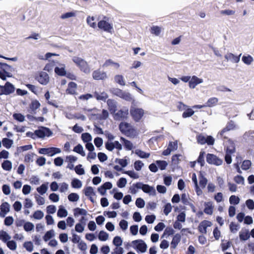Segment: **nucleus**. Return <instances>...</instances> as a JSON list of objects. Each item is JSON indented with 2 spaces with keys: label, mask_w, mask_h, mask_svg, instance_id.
Masks as SVG:
<instances>
[{
  "label": "nucleus",
  "mask_w": 254,
  "mask_h": 254,
  "mask_svg": "<svg viewBox=\"0 0 254 254\" xmlns=\"http://www.w3.org/2000/svg\"><path fill=\"white\" fill-rule=\"evenodd\" d=\"M73 62L80 68V70L86 74L90 72V68L86 61L78 57H73L72 59Z\"/></svg>",
  "instance_id": "nucleus-1"
},
{
  "label": "nucleus",
  "mask_w": 254,
  "mask_h": 254,
  "mask_svg": "<svg viewBox=\"0 0 254 254\" xmlns=\"http://www.w3.org/2000/svg\"><path fill=\"white\" fill-rule=\"evenodd\" d=\"M120 129L122 133L129 137H134L137 134L136 130L134 127L126 122L121 123Z\"/></svg>",
  "instance_id": "nucleus-2"
},
{
  "label": "nucleus",
  "mask_w": 254,
  "mask_h": 254,
  "mask_svg": "<svg viewBox=\"0 0 254 254\" xmlns=\"http://www.w3.org/2000/svg\"><path fill=\"white\" fill-rule=\"evenodd\" d=\"M12 69L11 66L5 63H0V78L5 80L7 77H12Z\"/></svg>",
  "instance_id": "nucleus-3"
},
{
  "label": "nucleus",
  "mask_w": 254,
  "mask_h": 254,
  "mask_svg": "<svg viewBox=\"0 0 254 254\" xmlns=\"http://www.w3.org/2000/svg\"><path fill=\"white\" fill-rule=\"evenodd\" d=\"M130 114L133 120L138 122L141 120L144 115V111L142 108L131 106Z\"/></svg>",
  "instance_id": "nucleus-4"
},
{
  "label": "nucleus",
  "mask_w": 254,
  "mask_h": 254,
  "mask_svg": "<svg viewBox=\"0 0 254 254\" xmlns=\"http://www.w3.org/2000/svg\"><path fill=\"white\" fill-rule=\"evenodd\" d=\"M99 29L104 31L113 34L114 33V29L112 23H110L108 20L103 19L99 21L98 23Z\"/></svg>",
  "instance_id": "nucleus-5"
},
{
  "label": "nucleus",
  "mask_w": 254,
  "mask_h": 254,
  "mask_svg": "<svg viewBox=\"0 0 254 254\" xmlns=\"http://www.w3.org/2000/svg\"><path fill=\"white\" fill-rule=\"evenodd\" d=\"M113 93L127 101H131L133 100L131 94L128 92L123 91L120 89L117 88L113 90Z\"/></svg>",
  "instance_id": "nucleus-6"
},
{
  "label": "nucleus",
  "mask_w": 254,
  "mask_h": 254,
  "mask_svg": "<svg viewBox=\"0 0 254 254\" xmlns=\"http://www.w3.org/2000/svg\"><path fill=\"white\" fill-rule=\"evenodd\" d=\"M61 150L57 147L42 148L39 150V153L41 154L48 155L52 156L55 154L60 153Z\"/></svg>",
  "instance_id": "nucleus-7"
},
{
  "label": "nucleus",
  "mask_w": 254,
  "mask_h": 254,
  "mask_svg": "<svg viewBox=\"0 0 254 254\" xmlns=\"http://www.w3.org/2000/svg\"><path fill=\"white\" fill-rule=\"evenodd\" d=\"M36 138H43L45 137H49L52 134V132L48 128L40 127L35 130Z\"/></svg>",
  "instance_id": "nucleus-8"
},
{
  "label": "nucleus",
  "mask_w": 254,
  "mask_h": 254,
  "mask_svg": "<svg viewBox=\"0 0 254 254\" xmlns=\"http://www.w3.org/2000/svg\"><path fill=\"white\" fill-rule=\"evenodd\" d=\"M133 247L141 253H144L147 250V245L142 240H136L132 242Z\"/></svg>",
  "instance_id": "nucleus-9"
},
{
  "label": "nucleus",
  "mask_w": 254,
  "mask_h": 254,
  "mask_svg": "<svg viewBox=\"0 0 254 254\" xmlns=\"http://www.w3.org/2000/svg\"><path fill=\"white\" fill-rule=\"evenodd\" d=\"M136 187L138 189H141L144 192L148 193L150 195H155L156 190L153 187L139 183L136 184Z\"/></svg>",
  "instance_id": "nucleus-10"
},
{
  "label": "nucleus",
  "mask_w": 254,
  "mask_h": 254,
  "mask_svg": "<svg viewBox=\"0 0 254 254\" xmlns=\"http://www.w3.org/2000/svg\"><path fill=\"white\" fill-rule=\"evenodd\" d=\"M206 161L210 164L219 166L222 164L223 161L216 155L212 154H208L206 156Z\"/></svg>",
  "instance_id": "nucleus-11"
},
{
  "label": "nucleus",
  "mask_w": 254,
  "mask_h": 254,
  "mask_svg": "<svg viewBox=\"0 0 254 254\" xmlns=\"http://www.w3.org/2000/svg\"><path fill=\"white\" fill-rule=\"evenodd\" d=\"M204 80L202 78H199L195 75L191 76L190 81L189 82V87L190 89H194L196 86L203 83Z\"/></svg>",
  "instance_id": "nucleus-12"
},
{
  "label": "nucleus",
  "mask_w": 254,
  "mask_h": 254,
  "mask_svg": "<svg viewBox=\"0 0 254 254\" xmlns=\"http://www.w3.org/2000/svg\"><path fill=\"white\" fill-rule=\"evenodd\" d=\"M92 77L95 80H105L108 78V75L105 71L97 69L92 72Z\"/></svg>",
  "instance_id": "nucleus-13"
},
{
  "label": "nucleus",
  "mask_w": 254,
  "mask_h": 254,
  "mask_svg": "<svg viewBox=\"0 0 254 254\" xmlns=\"http://www.w3.org/2000/svg\"><path fill=\"white\" fill-rule=\"evenodd\" d=\"M36 79L40 84L43 85H46L49 82V76L44 71L40 72Z\"/></svg>",
  "instance_id": "nucleus-14"
},
{
  "label": "nucleus",
  "mask_w": 254,
  "mask_h": 254,
  "mask_svg": "<svg viewBox=\"0 0 254 254\" xmlns=\"http://www.w3.org/2000/svg\"><path fill=\"white\" fill-rule=\"evenodd\" d=\"M55 72L56 74L63 76L66 75L65 65L64 64L59 63L55 67Z\"/></svg>",
  "instance_id": "nucleus-15"
},
{
  "label": "nucleus",
  "mask_w": 254,
  "mask_h": 254,
  "mask_svg": "<svg viewBox=\"0 0 254 254\" xmlns=\"http://www.w3.org/2000/svg\"><path fill=\"white\" fill-rule=\"evenodd\" d=\"M236 127V125L233 122H229L226 127L223 129L218 134V137L220 136L221 137H225V134L229 130H233Z\"/></svg>",
  "instance_id": "nucleus-16"
},
{
  "label": "nucleus",
  "mask_w": 254,
  "mask_h": 254,
  "mask_svg": "<svg viewBox=\"0 0 254 254\" xmlns=\"http://www.w3.org/2000/svg\"><path fill=\"white\" fill-rule=\"evenodd\" d=\"M163 28L160 26L152 25L150 27L149 31L150 33L154 36L159 37L161 36L163 33Z\"/></svg>",
  "instance_id": "nucleus-17"
},
{
  "label": "nucleus",
  "mask_w": 254,
  "mask_h": 254,
  "mask_svg": "<svg viewBox=\"0 0 254 254\" xmlns=\"http://www.w3.org/2000/svg\"><path fill=\"white\" fill-rule=\"evenodd\" d=\"M10 204L4 202L0 205V217H4L5 215L10 211Z\"/></svg>",
  "instance_id": "nucleus-18"
},
{
  "label": "nucleus",
  "mask_w": 254,
  "mask_h": 254,
  "mask_svg": "<svg viewBox=\"0 0 254 254\" xmlns=\"http://www.w3.org/2000/svg\"><path fill=\"white\" fill-rule=\"evenodd\" d=\"M191 180H192V182L194 184V189H195V190L197 195L199 196V195H202L203 193V191L202 190V189L200 188L198 186L197 177L195 173H193L192 174Z\"/></svg>",
  "instance_id": "nucleus-19"
},
{
  "label": "nucleus",
  "mask_w": 254,
  "mask_h": 254,
  "mask_svg": "<svg viewBox=\"0 0 254 254\" xmlns=\"http://www.w3.org/2000/svg\"><path fill=\"white\" fill-rule=\"evenodd\" d=\"M4 95H9L14 92L15 90L14 86L9 82H6L4 86H2Z\"/></svg>",
  "instance_id": "nucleus-20"
},
{
  "label": "nucleus",
  "mask_w": 254,
  "mask_h": 254,
  "mask_svg": "<svg viewBox=\"0 0 254 254\" xmlns=\"http://www.w3.org/2000/svg\"><path fill=\"white\" fill-rule=\"evenodd\" d=\"M240 54L237 56L231 53H228L225 55V58L227 61H230L233 63H238L240 61Z\"/></svg>",
  "instance_id": "nucleus-21"
},
{
  "label": "nucleus",
  "mask_w": 254,
  "mask_h": 254,
  "mask_svg": "<svg viewBox=\"0 0 254 254\" xmlns=\"http://www.w3.org/2000/svg\"><path fill=\"white\" fill-rule=\"evenodd\" d=\"M212 225V223L210 221L204 220L201 222L198 227V229L201 233H206L207 231L206 229L208 227Z\"/></svg>",
  "instance_id": "nucleus-22"
},
{
  "label": "nucleus",
  "mask_w": 254,
  "mask_h": 254,
  "mask_svg": "<svg viewBox=\"0 0 254 254\" xmlns=\"http://www.w3.org/2000/svg\"><path fill=\"white\" fill-rule=\"evenodd\" d=\"M104 67L112 66L114 69H118L120 68V64L112 59L107 60L103 64Z\"/></svg>",
  "instance_id": "nucleus-23"
},
{
  "label": "nucleus",
  "mask_w": 254,
  "mask_h": 254,
  "mask_svg": "<svg viewBox=\"0 0 254 254\" xmlns=\"http://www.w3.org/2000/svg\"><path fill=\"white\" fill-rule=\"evenodd\" d=\"M84 191L85 195L88 197L92 202H94L93 197L95 195L94 189L91 187H88L84 189Z\"/></svg>",
  "instance_id": "nucleus-24"
},
{
  "label": "nucleus",
  "mask_w": 254,
  "mask_h": 254,
  "mask_svg": "<svg viewBox=\"0 0 254 254\" xmlns=\"http://www.w3.org/2000/svg\"><path fill=\"white\" fill-rule=\"evenodd\" d=\"M128 114V110L127 108H124L120 110L117 114H114V118L118 119L120 118H126Z\"/></svg>",
  "instance_id": "nucleus-25"
},
{
  "label": "nucleus",
  "mask_w": 254,
  "mask_h": 254,
  "mask_svg": "<svg viewBox=\"0 0 254 254\" xmlns=\"http://www.w3.org/2000/svg\"><path fill=\"white\" fill-rule=\"evenodd\" d=\"M132 153H134L138 157L142 159H147L150 156V154L149 152H146L140 149H136L134 151H132Z\"/></svg>",
  "instance_id": "nucleus-26"
},
{
  "label": "nucleus",
  "mask_w": 254,
  "mask_h": 254,
  "mask_svg": "<svg viewBox=\"0 0 254 254\" xmlns=\"http://www.w3.org/2000/svg\"><path fill=\"white\" fill-rule=\"evenodd\" d=\"M121 141L125 148L127 150H131L134 148L133 143L130 141L127 140L124 137L121 138Z\"/></svg>",
  "instance_id": "nucleus-27"
},
{
  "label": "nucleus",
  "mask_w": 254,
  "mask_h": 254,
  "mask_svg": "<svg viewBox=\"0 0 254 254\" xmlns=\"http://www.w3.org/2000/svg\"><path fill=\"white\" fill-rule=\"evenodd\" d=\"M225 145L226 147V152L230 153H233L235 152V148L234 142L230 140H228L225 142Z\"/></svg>",
  "instance_id": "nucleus-28"
},
{
  "label": "nucleus",
  "mask_w": 254,
  "mask_h": 254,
  "mask_svg": "<svg viewBox=\"0 0 254 254\" xmlns=\"http://www.w3.org/2000/svg\"><path fill=\"white\" fill-rule=\"evenodd\" d=\"M242 61L245 64L250 65L254 62V59L251 55L246 54L242 57Z\"/></svg>",
  "instance_id": "nucleus-29"
},
{
  "label": "nucleus",
  "mask_w": 254,
  "mask_h": 254,
  "mask_svg": "<svg viewBox=\"0 0 254 254\" xmlns=\"http://www.w3.org/2000/svg\"><path fill=\"white\" fill-rule=\"evenodd\" d=\"M129 159L127 157H125L123 158H117L115 160V162L119 164L122 168H125L127 166L129 163Z\"/></svg>",
  "instance_id": "nucleus-30"
},
{
  "label": "nucleus",
  "mask_w": 254,
  "mask_h": 254,
  "mask_svg": "<svg viewBox=\"0 0 254 254\" xmlns=\"http://www.w3.org/2000/svg\"><path fill=\"white\" fill-rule=\"evenodd\" d=\"M198 180V186L202 189L205 188L207 184V179L202 175L201 172L199 173Z\"/></svg>",
  "instance_id": "nucleus-31"
},
{
  "label": "nucleus",
  "mask_w": 254,
  "mask_h": 254,
  "mask_svg": "<svg viewBox=\"0 0 254 254\" xmlns=\"http://www.w3.org/2000/svg\"><path fill=\"white\" fill-rule=\"evenodd\" d=\"M107 104L110 113L114 115L117 109L116 102L114 100L109 99L107 101Z\"/></svg>",
  "instance_id": "nucleus-32"
},
{
  "label": "nucleus",
  "mask_w": 254,
  "mask_h": 254,
  "mask_svg": "<svg viewBox=\"0 0 254 254\" xmlns=\"http://www.w3.org/2000/svg\"><path fill=\"white\" fill-rule=\"evenodd\" d=\"M77 85L73 82H70L68 84V87L66 90L67 94H73L76 92Z\"/></svg>",
  "instance_id": "nucleus-33"
},
{
  "label": "nucleus",
  "mask_w": 254,
  "mask_h": 254,
  "mask_svg": "<svg viewBox=\"0 0 254 254\" xmlns=\"http://www.w3.org/2000/svg\"><path fill=\"white\" fill-rule=\"evenodd\" d=\"M55 236V233L54 230H50L46 232L44 236L43 237V239L45 242H47Z\"/></svg>",
  "instance_id": "nucleus-34"
},
{
  "label": "nucleus",
  "mask_w": 254,
  "mask_h": 254,
  "mask_svg": "<svg viewBox=\"0 0 254 254\" xmlns=\"http://www.w3.org/2000/svg\"><path fill=\"white\" fill-rule=\"evenodd\" d=\"M239 236L241 240H247L250 237L249 230L247 229H242L239 233Z\"/></svg>",
  "instance_id": "nucleus-35"
},
{
  "label": "nucleus",
  "mask_w": 254,
  "mask_h": 254,
  "mask_svg": "<svg viewBox=\"0 0 254 254\" xmlns=\"http://www.w3.org/2000/svg\"><path fill=\"white\" fill-rule=\"evenodd\" d=\"M11 239L10 236L5 231L3 230L0 231V240L4 243Z\"/></svg>",
  "instance_id": "nucleus-36"
},
{
  "label": "nucleus",
  "mask_w": 254,
  "mask_h": 254,
  "mask_svg": "<svg viewBox=\"0 0 254 254\" xmlns=\"http://www.w3.org/2000/svg\"><path fill=\"white\" fill-rule=\"evenodd\" d=\"M48 189V183H46L36 189L37 192L41 195H43L46 193Z\"/></svg>",
  "instance_id": "nucleus-37"
},
{
  "label": "nucleus",
  "mask_w": 254,
  "mask_h": 254,
  "mask_svg": "<svg viewBox=\"0 0 254 254\" xmlns=\"http://www.w3.org/2000/svg\"><path fill=\"white\" fill-rule=\"evenodd\" d=\"M86 21L89 26L93 28L97 27L96 18L94 16H88L87 17Z\"/></svg>",
  "instance_id": "nucleus-38"
},
{
  "label": "nucleus",
  "mask_w": 254,
  "mask_h": 254,
  "mask_svg": "<svg viewBox=\"0 0 254 254\" xmlns=\"http://www.w3.org/2000/svg\"><path fill=\"white\" fill-rule=\"evenodd\" d=\"M194 111L193 110L192 108H190L188 106L184 113L182 114V117L184 118H187L192 116L194 114Z\"/></svg>",
  "instance_id": "nucleus-39"
},
{
  "label": "nucleus",
  "mask_w": 254,
  "mask_h": 254,
  "mask_svg": "<svg viewBox=\"0 0 254 254\" xmlns=\"http://www.w3.org/2000/svg\"><path fill=\"white\" fill-rule=\"evenodd\" d=\"M181 240V236L179 234L175 235L171 243V247L175 249L180 242Z\"/></svg>",
  "instance_id": "nucleus-40"
},
{
  "label": "nucleus",
  "mask_w": 254,
  "mask_h": 254,
  "mask_svg": "<svg viewBox=\"0 0 254 254\" xmlns=\"http://www.w3.org/2000/svg\"><path fill=\"white\" fill-rule=\"evenodd\" d=\"M87 213V211L83 208H76L74 209V215L76 217L85 216Z\"/></svg>",
  "instance_id": "nucleus-41"
},
{
  "label": "nucleus",
  "mask_w": 254,
  "mask_h": 254,
  "mask_svg": "<svg viewBox=\"0 0 254 254\" xmlns=\"http://www.w3.org/2000/svg\"><path fill=\"white\" fill-rule=\"evenodd\" d=\"M218 102V98L216 97H212L209 98L206 103L205 106L211 107L217 105Z\"/></svg>",
  "instance_id": "nucleus-42"
},
{
  "label": "nucleus",
  "mask_w": 254,
  "mask_h": 254,
  "mask_svg": "<svg viewBox=\"0 0 254 254\" xmlns=\"http://www.w3.org/2000/svg\"><path fill=\"white\" fill-rule=\"evenodd\" d=\"M2 145L7 149H9L13 144L12 140L7 138H4L2 140Z\"/></svg>",
  "instance_id": "nucleus-43"
},
{
  "label": "nucleus",
  "mask_w": 254,
  "mask_h": 254,
  "mask_svg": "<svg viewBox=\"0 0 254 254\" xmlns=\"http://www.w3.org/2000/svg\"><path fill=\"white\" fill-rule=\"evenodd\" d=\"M95 96L97 100L101 101H105L108 97L107 94L104 92L100 93L96 92L95 93Z\"/></svg>",
  "instance_id": "nucleus-44"
},
{
  "label": "nucleus",
  "mask_w": 254,
  "mask_h": 254,
  "mask_svg": "<svg viewBox=\"0 0 254 254\" xmlns=\"http://www.w3.org/2000/svg\"><path fill=\"white\" fill-rule=\"evenodd\" d=\"M23 229L27 232H31L34 229V225L30 222H26L23 224Z\"/></svg>",
  "instance_id": "nucleus-45"
},
{
  "label": "nucleus",
  "mask_w": 254,
  "mask_h": 254,
  "mask_svg": "<svg viewBox=\"0 0 254 254\" xmlns=\"http://www.w3.org/2000/svg\"><path fill=\"white\" fill-rule=\"evenodd\" d=\"M68 214L67 210L63 206H59V210L57 212V215L59 217H65Z\"/></svg>",
  "instance_id": "nucleus-46"
},
{
  "label": "nucleus",
  "mask_w": 254,
  "mask_h": 254,
  "mask_svg": "<svg viewBox=\"0 0 254 254\" xmlns=\"http://www.w3.org/2000/svg\"><path fill=\"white\" fill-rule=\"evenodd\" d=\"M114 79L116 83L122 86H125L126 85V81L124 79V76L122 75H116L115 76Z\"/></svg>",
  "instance_id": "nucleus-47"
},
{
  "label": "nucleus",
  "mask_w": 254,
  "mask_h": 254,
  "mask_svg": "<svg viewBox=\"0 0 254 254\" xmlns=\"http://www.w3.org/2000/svg\"><path fill=\"white\" fill-rule=\"evenodd\" d=\"M73 151L80 154L82 156H85V153L83 146L79 144L74 147Z\"/></svg>",
  "instance_id": "nucleus-48"
},
{
  "label": "nucleus",
  "mask_w": 254,
  "mask_h": 254,
  "mask_svg": "<svg viewBox=\"0 0 254 254\" xmlns=\"http://www.w3.org/2000/svg\"><path fill=\"white\" fill-rule=\"evenodd\" d=\"M204 212L208 215H211L213 213V206L211 202L205 203Z\"/></svg>",
  "instance_id": "nucleus-49"
},
{
  "label": "nucleus",
  "mask_w": 254,
  "mask_h": 254,
  "mask_svg": "<svg viewBox=\"0 0 254 254\" xmlns=\"http://www.w3.org/2000/svg\"><path fill=\"white\" fill-rule=\"evenodd\" d=\"M23 246L29 252H31L34 250V245L31 241L25 242Z\"/></svg>",
  "instance_id": "nucleus-50"
},
{
  "label": "nucleus",
  "mask_w": 254,
  "mask_h": 254,
  "mask_svg": "<svg viewBox=\"0 0 254 254\" xmlns=\"http://www.w3.org/2000/svg\"><path fill=\"white\" fill-rule=\"evenodd\" d=\"M71 185L74 189H80L82 186V184L79 180L73 179L71 182Z\"/></svg>",
  "instance_id": "nucleus-51"
},
{
  "label": "nucleus",
  "mask_w": 254,
  "mask_h": 254,
  "mask_svg": "<svg viewBox=\"0 0 254 254\" xmlns=\"http://www.w3.org/2000/svg\"><path fill=\"white\" fill-rule=\"evenodd\" d=\"M81 139L84 143H87L92 141V136L89 133H83L81 134Z\"/></svg>",
  "instance_id": "nucleus-52"
},
{
  "label": "nucleus",
  "mask_w": 254,
  "mask_h": 254,
  "mask_svg": "<svg viewBox=\"0 0 254 254\" xmlns=\"http://www.w3.org/2000/svg\"><path fill=\"white\" fill-rule=\"evenodd\" d=\"M1 167L3 170L9 171L12 169V163L9 160H5L2 163Z\"/></svg>",
  "instance_id": "nucleus-53"
},
{
  "label": "nucleus",
  "mask_w": 254,
  "mask_h": 254,
  "mask_svg": "<svg viewBox=\"0 0 254 254\" xmlns=\"http://www.w3.org/2000/svg\"><path fill=\"white\" fill-rule=\"evenodd\" d=\"M98 239L101 241H106L109 239V234L105 231H101L98 234Z\"/></svg>",
  "instance_id": "nucleus-54"
},
{
  "label": "nucleus",
  "mask_w": 254,
  "mask_h": 254,
  "mask_svg": "<svg viewBox=\"0 0 254 254\" xmlns=\"http://www.w3.org/2000/svg\"><path fill=\"white\" fill-rule=\"evenodd\" d=\"M76 16V12L75 11H70L64 13L61 15L62 19H65L71 17H75Z\"/></svg>",
  "instance_id": "nucleus-55"
},
{
  "label": "nucleus",
  "mask_w": 254,
  "mask_h": 254,
  "mask_svg": "<svg viewBox=\"0 0 254 254\" xmlns=\"http://www.w3.org/2000/svg\"><path fill=\"white\" fill-rule=\"evenodd\" d=\"M7 247L11 251H15L17 248V244L13 240H9L6 243Z\"/></svg>",
  "instance_id": "nucleus-56"
},
{
  "label": "nucleus",
  "mask_w": 254,
  "mask_h": 254,
  "mask_svg": "<svg viewBox=\"0 0 254 254\" xmlns=\"http://www.w3.org/2000/svg\"><path fill=\"white\" fill-rule=\"evenodd\" d=\"M127 184V180L125 178H121L117 182V186L120 188H123L126 187Z\"/></svg>",
  "instance_id": "nucleus-57"
},
{
  "label": "nucleus",
  "mask_w": 254,
  "mask_h": 254,
  "mask_svg": "<svg viewBox=\"0 0 254 254\" xmlns=\"http://www.w3.org/2000/svg\"><path fill=\"white\" fill-rule=\"evenodd\" d=\"M68 199L70 201L76 202L79 199V196L76 193H71L68 195Z\"/></svg>",
  "instance_id": "nucleus-58"
},
{
  "label": "nucleus",
  "mask_w": 254,
  "mask_h": 254,
  "mask_svg": "<svg viewBox=\"0 0 254 254\" xmlns=\"http://www.w3.org/2000/svg\"><path fill=\"white\" fill-rule=\"evenodd\" d=\"M44 216V213L41 210H37L33 214V217L37 220L42 219Z\"/></svg>",
  "instance_id": "nucleus-59"
},
{
  "label": "nucleus",
  "mask_w": 254,
  "mask_h": 254,
  "mask_svg": "<svg viewBox=\"0 0 254 254\" xmlns=\"http://www.w3.org/2000/svg\"><path fill=\"white\" fill-rule=\"evenodd\" d=\"M36 202L39 205H43L45 203V199L40 195H36L35 196Z\"/></svg>",
  "instance_id": "nucleus-60"
},
{
  "label": "nucleus",
  "mask_w": 254,
  "mask_h": 254,
  "mask_svg": "<svg viewBox=\"0 0 254 254\" xmlns=\"http://www.w3.org/2000/svg\"><path fill=\"white\" fill-rule=\"evenodd\" d=\"M134 169L136 171H140L144 166V163L140 160L135 161L133 164Z\"/></svg>",
  "instance_id": "nucleus-61"
},
{
  "label": "nucleus",
  "mask_w": 254,
  "mask_h": 254,
  "mask_svg": "<svg viewBox=\"0 0 254 254\" xmlns=\"http://www.w3.org/2000/svg\"><path fill=\"white\" fill-rule=\"evenodd\" d=\"M183 156L181 154H176L172 157V161L175 164H178L183 159Z\"/></svg>",
  "instance_id": "nucleus-62"
},
{
  "label": "nucleus",
  "mask_w": 254,
  "mask_h": 254,
  "mask_svg": "<svg viewBox=\"0 0 254 254\" xmlns=\"http://www.w3.org/2000/svg\"><path fill=\"white\" fill-rule=\"evenodd\" d=\"M156 163L159 168L161 170H165L168 166V163L165 161L158 160L156 161Z\"/></svg>",
  "instance_id": "nucleus-63"
},
{
  "label": "nucleus",
  "mask_w": 254,
  "mask_h": 254,
  "mask_svg": "<svg viewBox=\"0 0 254 254\" xmlns=\"http://www.w3.org/2000/svg\"><path fill=\"white\" fill-rule=\"evenodd\" d=\"M113 243L116 247L121 246L123 244V240L119 236H116L113 240Z\"/></svg>",
  "instance_id": "nucleus-64"
}]
</instances>
